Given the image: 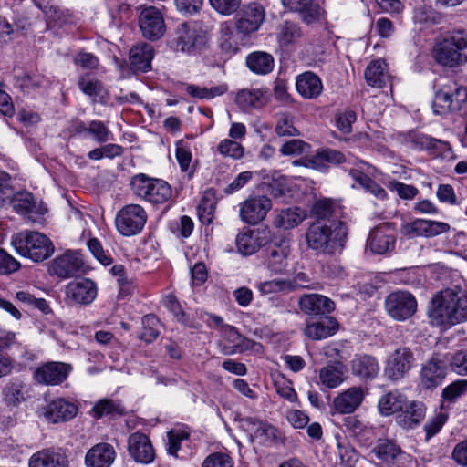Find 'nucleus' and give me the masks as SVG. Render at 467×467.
Returning <instances> with one entry per match:
<instances>
[{
  "mask_svg": "<svg viewBox=\"0 0 467 467\" xmlns=\"http://www.w3.org/2000/svg\"><path fill=\"white\" fill-rule=\"evenodd\" d=\"M348 235V226L340 220H316L309 223L305 237L307 248L317 254L335 255L344 250Z\"/></svg>",
  "mask_w": 467,
  "mask_h": 467,
  "instance_id": "f257e3e1",
  "label": "nucleus"
},
{
  "mask_svg": "<svg viewBox=\"0 0 467 467\" xmlns=\"http://www.w3.org/2000/svg\"><path fill=\"white\" fill-rule=\"evenodd\" d=\"M430 323L451 327L467 320V294L462 289L447 288L436 293L428 307Z\"/></svg>",
  "mask_w": 467,
  "mask_h": 467,
  "instance_id": "f03ea898",
  "label": "nucleus"
},
{
  "mask_svg": "<svg viewBox=\"0 0 467 467\" xmlns=\"http://www.w3.org/2000/svg\"><path fill=\"white\" fill-rule=\"evenodd\" d=\"M434 88L432 109L437 115L457 112L467 102V88L453 79H441Z\"/></svg>",
  "mask_w": 467,
  "mask_h": 467,
  "instance_id": "7ed1b4c3",
  "label": "nucleus"
},
{
  "mask_svg": "<svg viewBox=\"0 0 467 467\" xmlns=\"http://www.w3.org/2000/svg\"><path fill=\"white\" fill-rule=\"evenodd\" d=\"M435 61L444 67H455L467 62V33L454 32L450 36L435 44Z\"/></svg>",
  "mask_w": 467,
  "mask_h": 467,
  "instance_id": "20e7f679",
  "label": "nucleus"
},
{
  "mask_svg": "<svg viewBox=\"0 0 467 467\" xmlns=\"http://www.w3.org/2000/svg\"><path fill=\"white\" fill-rule=\"evenodd\" d=\"M12 245L20 255L36 263L47 259L55 251L47 235L34 231L16 234L12 238Z\"/></svg>",
  "mask_w": 467,
  "mask_h": 467,
  "instance_id": "39448f33",
  "label": "nucleus"
},
{
  "mask_svg": "<svg viewBox=\"0 0 467 467\" xmlns=\"http://www.w3.org/2000/svg\"><path fill=\"white\" fill-rule=\"evenodd\" d=\"M130 187L135 195L155 205L167 202L172 196V189L166 181L144 173L133 176Z\"/></svg>",
  "mask_w": 467,
  "mask_h": 467,
  "instance_id": "423d86ee",
  "label": "nucleus"
},
{
  "mask_svg": "<svg viewBox=\"0 0 467 467\" xmlns=\"http://www.w3.org/2000/svg\"><path fill=\"white\" fill-rule=\"evenodd\" d=\"M146 222V211L139 204L125 205L118 212L115 219L117 230L124 236L138 234Z\"/></svg>",
  "mask_w": 467,
  "mask_h": 467,
  "instance_id": "0eeeda50",
  "label": "nucleus"
},
{
  "mask_svg": "<svg viewBox=\"0 0 467 467\" xmlns=\"http://www.w3.org/2000/svg\"><path fill=\"white\" fill-rule=\"evenodd\" d=\"M415 296L407 291L390 293L385 299V309L389 317L397 321L410 318L417 311Z\"/></svg>",
  "mask_w": 467,
  "mask_h": 467,
  "instance_id": "6e6552de",
  "label": "nucleus"
},
{
  "mask_svg": "<svg viewBox=\"0 0 467 467\" xmlns=\"http://www.w3.org/2000/svg\"><path fill=\"white\" fill-rule=\"evenodd\" d=\"M142 36L149 40H157L165 33V23L161 11L154 6H141L138 16Z\"/></svg>",
  "mask_w": 467,
  "mask_h": 467,
  "instance_id": "1a4fd4ad",
  "label": "nucleus"
},
{
  "mask_svg": "<svg viewBox=\"0 0 467 467\" xmlns=\"http://www.w3.org/2000/svg\"><path fill=\"white\" fill-rule=\"evenodd\" d=\"M272 208V201L265 195L249 197L239 204L240 219L251 225L262 222Z\"/></svg>",
  "mask_w": 467,
  "mask_h": 467,
  "instance_id": "9d476101",
  "label": "nucleus"
},
{
  "mask_svg": "<svg viewBox=\"0 0 467 467\" xmlns=\"http://www.w3.org/2000/svg\"><path fill=\"white\" fill-rule=\"evenodd\" d=\"M413 362L414 356L409 348H397L389 356L384 373L389 379L398 381L410 370Z\"/></svg>",
  "mask_w": 467,
  "mask_h": 467,
  "instance_id": "9b49d317",
  "label": "nucleus"
},
{
  "mask_svg": "<svg viewBox=\"0 0 467 467\" xmlns=\"http://www.w3.org/2000/svg\"><path fill=\"white\" fill-rule=\"evenodd\" d=\"M265 19V7L257 2H252L244 5L241 9L236 28L243 34H251L260 28Z\"/></svg>",
  "mask_w": 467,
  "mask_h": 467,
  "instance_id": "f8f14e48",
  "label": "nucleus"
},
{
  "mask_svg": "<svg viewBox=\"0 0 467 467\" xmlns=\"http://www.w3.org/2000/svg\"><path fill=\"white\" fill-rule=\"evenodd\" d=\"M67 299L74 304L87 306L91 304L98 295V287L94 281L83 278L70 282L66 286Z\"/></svg>",
  "mask_w": 467,
  "mask_h": 467,
  "instance_id": "ddd939ff",
  "label": "nucleus"
},
{
  "mask_svg": "<svg viewBox=\"0 0 467 467\" xmlns=\"http://www.w3.org/2000/svg\"><path fill=\"white\" fill-rule=\"evenodd\" d=\"M128 451L138 463L149 464L155 459V451L150 440L142 432L136 431L128 439Z\"/></svg>",
  "mask_w": 467,
  "mask_h": 467,
  "instance_id": "4468645a",
  "label": "nucleus"
},
{
  "mask_svg": "<svg viewBox=\"0 0 467 467\" xmlns=\"http://www.w3.org/2000/svg\"><path fill=\"white\" fill-rule=\"evenodd\" d=\"M82 267L83 260L80 254L78 252L67 251L53 260L49 272L66 279L78 275Z\"/></svg>",
  "mask_w": 467,
  "mask_h": 467,
  "instance_id": "2eb2a0df",
  "label": "nucleus"
},
{
  "mask_svg": "<svg viewBox=\"0 0 467 467\" xmlns=\"http://www.w3.org/2000/svg\"><path fill=\"white\" fill-rule=\"evenodd\" d=\"M72 368L63 362H49L38 368L35 372L37 382L46 385H58L68 376Z\"/></svg>",
  "mask_w": 467,
  "mask_h": 467,
  "instance_id": "dca6fc26",
  "label": "nucleus"
},
{
  "mask_svg": "<svg viewBox=\"0 0 467 467\" xmlns=\"http://www.w3.org/2000/svg\"><path fill=\"white\" fill-rule=\"evenodd\" d=\"M367 245L374 254H384L391 252L395 247V237L391 234L389 224L375 227L369 234Z\"/></svg>",
  "mask_w": 467,
  "mask_h": 467,
  "instance_id": "f3484780",
  "label": "nucleus"
},
{
  "mask_svg": "<svg viewBox=\"0 0 467 467\" xmlns=\"http://www.w3.org/2000/svg\"><path fill=\"white\" fill-rule=\"evenodd\" d=\"M300 310L308 316L330 314L335 310V303L319 294H306L298 301Z\"/></svg>",
  "mask_w": 467,
  "mask_h": 467,
  "instance_id": "a211bd4d",
  "label": "nucleus"
},
{
  "mask_svg": "<svg viewBox=\"0 0 467 467\" xmlns=\"http://www.w3.org/2000/svg\"><path fill=\"white\" fill-rule=\"evenodd\" d=\"M352 375L361 380H372L379 373V364L377 358L368 354H357L350 361Z\"/></svg>",
  "mask_w": 467,
  "mask_h": 467,
  "instance_id": "6ab92c4d",
  "label": "nucleus"
},
{
  "mask_svg": "<svg viewBox=\"0 0 467 467\" xmlns=\"http://www.w3.org/2000/svg\"><path fill=\"white\" fill-rule=\"evenodd\" d=\"M116 459V451L107 442L92 446L85 455L86 467H110Z\"/></svg>",
  "mask_w": 467,
  "mask_h": 467,
  "instance_id": "aec40b11",
  "label": "nucleus"
},
{
  "mask_svg": "<svg viewBox=\"0 0 467 467\" xmlns=\"http://www.w3.org/2000/svg\"><path fill=\"white\" fill-rule=\"evenodd\" d=\"M364 397L361 387H351L334 398L333 408L340 414H350L361 405Z\"/></svg>",
  "mask_w": 467,
  "mask_h": 467,
  "instance_id": "412c9836",
  "label": "nucleus"
},
{
  "mask_svg": "<svg viewBox=\"0 0 467 467\" xmlns=\"http://www.w3.org/2000/svg\"><path fill=\"white\" fill-rule=\"evenodd\" d=\"M68 458L61 449H43L34 453L29 467H68Z\"/></svg>",
  "mask_w": 467,
  "mask_h": 467,
  "instance_id": "4be33fe9",
  "label": "nucleus"
},
{
  "mask_svg": "<svg viewBox=\"0 0 467 467\" xmlns=\"http://www.w3.org/2000/svg\"><path fill=\"white\" fill-rule=\"evenodd\" d=\"M426 407L421 401H409L406 400L400 412L398 414L397 423L403 429H414L425 418Z\"/></svg>",
  "mask_w": 467,
  "mask_h": 467,
  "instance_id": "5701e85b",
  "label": "nucleus"
},
{
  "mask_svg": "<svg viewBox=\"0 0 467 467\" xmlns=\"http://www.w3.org/2000/svg\"><path fill=\"white\" fill-rule=\"evenodd\" d=\"M446 376V366L437 358L428 360L420 371V382L426 389H433L441 384Z\"/></svg>",
  "mask_w": 467,
  "mask_h": 467,
  "instance_id": "b1692460",
  "label": "nucleus"
},
{
  "mask_svg": "<svg viewBox=\"0 0 467 467\" xmlns=\"http://www.w3.org/2000/svg\"><path fill=\"white\" fill-rule=\"evenodd\" d=\"M290 247L285 244H274L267 248L266 265L275 274L288 273Z\"/></svg>",
  "mask_w": 467,
  "mask_h": 467,
  "instance_id": "393cba45",
  "label": "nucleus"
},
{
  "mask_svg": "<svg viewBox=\"0 0 467 467\" xmlns=\"http://www.w3.org/2000/svg\"><path fill=\"white\" fill-rule=\"evenodd\" d=\"M266 242L267 236L265 232L247 230L237 235L236 247L242 254L251 255L256 253Z\"/></svg>",
  "mask_w": 467,
  "mask_h": 467,
  "instance_id": "a878e982",
  "label": "nucleus"
},
{
  "mask_svg": "<svg viewBox=\"0 0 467 467\" xmlns=\"http://www.w3.org/2000/svg\"><path fill=\"white\" fill-rule=\"evenodd\" d=\"M267 92L263 88H244L237 92L235 103L243 111L261 109L267 104Z\"/></svg>",
  "mask_w": 467,
  "mask_h": 467,
  "instance_id": "bb28decb",
  "label": "nucleus"
},
{
  "mask_svg": "<svg viewBox=\"0 0 467 467\" xmlns=\"http://www.w3.org/2000/svg\"><path fill=\"white\" fill-rule=\"evenodd\" d=\"M201 37L197 30L183 23L176 30V36L171 41V47L176 51L192 53L200 43Z\"/></svg>",
  "mask_w": 467,
  "mask_h": 467,
  "instance_id": "cd10ccee",
  "label": "nucleus"
},
{
  "mask_svg": "<svg viewBox=\"0 0 467 467\" xmlns=\"http://www.w3.org/2000/svg\"><path fill=\"white\" fill-rule=\"evenodd\" d=\"M282 4L291 11L299 13L307 24L320 19L323 16V9L313 0H282Z\"/></svg>",
  "mask_w": 467,
  "mask_h": 467,
  "instance_id": "c85d7f7f",
  "label": "nucleus"
},
{
  "mask_svg": "<svg viewBox=\"0 0 467 467\" xmlns=\"http://www.w3.org/2000/svg\"><path fill=\"white\" fill-rule=\"evenodd\" d=\"M450 229L447 223L424 219H416L408 225V233L427 238L448 233Z\"/></svg>",
  "mask_w": 467,
  "mask_h": 467,
  "instance_id": "c756f323",
  "label": "nucleus"
},
{
  "mask_svg": "<svg viewBox=\"0 0 467 467\" xmlns=\"http://www.w3.org/2000/svg\"><path fill=\"white\" fill-rule=\"evenodd\" d=\"M77 407L64 400L57 399L52 400L46 408L45 417L52 423L71 420L77 414Z\"/></svg>",
  "mask_w": 467,
  "mask_h": 467,
  "instance_id": "7c9ffc66",
  "label": "nucleus"
},
{
  "mask_svg": "<svg viewBox=\"0 0 467 467\" xmlns=\"http://www.w3.org/2000/svg\"><path fill=\"white\" fill-rule=\"evenodd\" d=\"M296 87L298 93L306 99H316L323 90L321 79L310 71L304 72L296 78Z\"/></svg>",
  "mask_w": 467,
  "mask_h": 467,
  "instance_id": "2f4dec72",
  "label": "nucleus"
},
{
  "mask_svg": "<svg viewBox=\"0 0 467 467\" xmlns=\"http://www.w3.org/2000/svg\"><path fill=\"white\" fill-rule=\"evenodd\" d=\"M338 330V323L332 317L306 325L305 335L313 340H321L333 336Z\"/></svg>",
  "mask_w": 467,
  "mask_h": 467,
  "instance_id": "473e14b6",
  "label": "nucleus"
},
{
  "mask_svg": "<svg viewBox=\"0 0 467 467\" xmlns=\"http://www.w3.org/2000/svg\"><path fill=\"white\" fill-rule=\"evenodd\" d=\"M153 47L148 43H139L130 51V62L135 70L148 71L153 58Z\"/></svg>",
  "mask_w": 467,
  "mask_h": 467,
  "instance_id": "72a5a7b5",
  "label": "nucleus"
},
{
  "mask_svg": "<svg viewBox=\"0 0 467 467\" xmlns=\"http://www.w3.org/2000/svg\"><path fill=\"white\" fill-rule=\"evenodd\" d=\"M319 382L327 389H335L345 380V366L342 361L327 364L320 368Z\"/></svg>",
  "mask_w": 467,
  "mask_h": 467,
  "instance_id": "f704fd0d",
  "label": "nucleus"
},
{
  "mask_svg": "<svg viewBox=\"0 0 467 467\" xmlns=\"http://www.w3.org/2000/svg\"><path fill=\"white\" fill-rule=\"evenodd\" d=\"M276 40L281 47L297 43L303 36L300 26L290 20L281 22L276 27Z\"/></svg>",
  "mask_w": 467,
  "mask_h": 467,
  "instance_id": "c9c22d12",
  "label": "nucleus"
},
{
  "mask_svg": "<svg viewBox=\"0 0 467 467\" xmlns=\"http://www.w3.org/2000/svg\"><path fill=\"white\" fill-rule=\"evenodd\" d=\"M346 161L344 154L338 150L327 149L317 152L308 160L307 166L318 171H325L329 164H340Z\"/></svg>",
  "mask_w": 467,
  "mask_h": 467,
  "instance_id": "e433bc0d",
  "label": "nucleus"
},
{
  "mask_svg": "<svg viewBox=\"0 0 467 467\" xmlns=\"http://www.w3.org/2000/svg\"><path fill=\"white\" fill-rule=\"evenodd\" d=\"M305 219V214L297 207L281 210L274 219L275 228L289 230L296 227Z\"/></svg>",
  "mask_w": 467,
  "mask_h": 467,
  "instance_id": "4c0bfd02",
  "label": "nucleus"
},
{
  "mask_svg": "<svg viewBox=\"0 0 467 467\" xmlns=\"http://www.w3.org/2000/svg\"><path fill=\"white\" fill-rule=\"evenodd\" d=\"M407 398L399 391H390L383 396L378 401V409L381 415L389 416L396 412H400L405 405Z\"/></svg>",
  "mask_w": 467,
  "mask_h": 467,
  "instance_id": "58836bf2",
  "label": "nucleus"
},
{
  "mask_svg": "<svg viewBox=\"0 0 467 467\" xmlns=\"http://www.w3.org/2000/svg\"><path fill=\"white\" fill-rule=\"evenodd\" d=\"M78 87L84 94L92 98L94 102L106 104L109 99L108 90L99 80H89L81 78L78 80Z\"/></svg>",
  "mask_w": 467,
  "mask_h": 467,
  "instance_id": "ea45409f",
  "label": "nucleus"
},
{
  "mask_svg": "<svg viewBox=\"0 0 467 467\" xmlns=\"http://www.w3.org/2000/svg\"><path fill=\"white\" fill-rule=\"evenodd\" d=\"M385 63L381 60H374L368 64L365 70V78L368 85L375 88H382L389 81V75L385 69Z\"/></svg>",
  "mask_w": 467,
  "mask_h": 467,
  "instance_id": "a19ab883",
  "label": "nucleus"
},
{
  "mask_svg": "<svg viewBox=\"0 0 467 467\" xmlns=\"http://www.w3.org/2000/svg\"><path fill=\"white\" fill-rule=\"evenodd\" d=\"M247 67L254 73L265 75L274 68L273 57L265 52H254L246 58Z\"/></svg>",
  "mask_w": 467,
  "mask_h": 467,
  "instance_id": "79ce46f5",
  "label": "nucleus"
},
{
  "mask_svg": "<svg viewBox=\"0 0 467 467\" xmlns=\"http://www.w3.org/2000/svg\"><path fill=\"white\" fill-rule=\"evenodd\" d=\"M220 347L222 354L225 356L242 354L246 351H253L254 353H261L263 351V346L260 343L244 336H241L236 345H226V343H220Z\"/></svg>",
  "mask_w": 467,
  "mask_h": 467,
  "instance_id": "37998d69",
  "label": "nucleus"
},
{
  "mask_svg": "<svg viewBox=\"0 0 467 467\" xmlns=\"http://www.w3.org/2000/svg\"><path fill=\"white\" fill-rule=\"evenodd\" d=\"M349 175L357 182L360 187L369 192L378 199L383 200L387 196L386 191L376 182L372 181L364 171L360 169H350Z\"/></svg>",
  "mask_w": 467,
  "mask_h": 467,
  "instance_id": "c03bdc74",
  "label": "nucleus"
},
{
  "mask_svg": "<svg viewBox=\"0 0 467 467\" xmlns=\"http://www.w3.org/2000/svg\"><path fill=\"white\" fill-rule=\"evenodd\" d=\"M401 452L400 448L392 441L388 439L378 440L372 453L382 462H392Z\"/></svg>",
  "mask_w": 467,
  "mask_h": 467,
  "instance_id": "a18cd8bd",
  "label": "nucleus"
},
{
  "mask_svg": "<svg viewBox=\"0 0 467 467\" xmlns=\"http://www.w3.org/2000/svg\"><path fill=\"white\" fill-rule=\"evenodd\" d=\"M187 94L200 99H212L226 93L227 85L221 84L212 88L200 87L193 84H187L185 87Z\"/></svg>",
  "mask_w": 467,
  "mask_h": 467,
  "instance_id": "49530a36",
  "label": "nucleus"
},
{
  "mask_svg": "<svg viewBox=\"0 0 467 467\" xmlns=\"http://www.w3.org/2000/svg\"><path fill=\"white\" fill-rule=\"evenodd\" d=\"M26 385L19 379H13L3 389L5 402L11 406H17L25 400Z\"/></svg>",
  "mask_w": 467,
  "mask_h": 467,
  "instance_id": "de8ad7c7",
  "label": "nucleus"
},
{
  "mask_svg": "<svg viewBox=\"0 0 467 467\" xmlns=\"http://www.w3.org/2000/svg\"><path fill=\"white\" fill-rule=\"evenodd\" d=\"M244 422L248 430L256 437H265L266 440H275L277 438V430L274 426L259 420L255 418H247Z\"/></svg>",
  "mask_w": 467,
  "mask_h": 467,
  "instance_id": "09e8293b",
  "label": "nucleus"
},
{
  "mask_svg": "<svg viewBox=\"0 0 467 467\" xmlns=\"http://www.w3.org/2000/svg\"><path fill=\"white\" fill-rule=\"evenodd\" d=\"M93 412L97 418H101L108 415H122L125 413V409L119 401L105 399L95 404L93 407Z\"/></svg>",
  "mask_w": 467,
  "mask_h": 467,
  "instance_id": "8fccbe9b",
  "label": "nucleus"
},
{
  "mask_svg": "<svg viewBox=\"0 0 467 467\" xmlns=\"http://www.w3.org/2000/svg\"><path fill=\"white\" fill-rule=\"evenodd\" d=\"M335 204L330 199H319L316 201L312 206L311 213L316 217V220L320 221H332L330 218L333 215Z\"/></svg>",
  "mask_w": 467,
  "mask_h": 467,
  "instance_id": "3c124183",
  "label": "nucleus"
},
{
  "mask_svg": "<svg viewBox=\"0 0 467 467\" xmlns=\"http://www.w3.org/2000/svg\"><path fill=\"white\" fill-rule=\"evenodd\" d=\"M143 330L140 338L148 343L154 341L160 335V322L156 316L147 315L142 318Z\"/></svg>",
  "mask_w": 467,
  "mask_h": 467,
  "instance_id": "603ef678",
  "label": "nucleus"
},
{
  "mask_svg": "<svg viewBox=\"0 0 467 467\" xmlns=\"http://www.w3.org/2000/svg\"><path fill=\"white\" fill-rule=\"evenodd\" d=\"M218 152L223 157L239 160L244 156V149L237 141L224 139L217 146Z\"/></svg>",
  "mask_w": 467,
  "mask_h": 467,
  "instance_id": "864d4df0",
  "label": "nucleus"
},
{
  "mask_svg": "<svg viewBox=\"0 0 467 467\" xmlns=\"http://www.w3.org/2000/svg\"><path fill=\"white\" fill-rule=\"evenodd\" d=\"M88 133L99 143H104L113 139L111 131L100 120H91L88 126Z\"/></svg>",
  "mask_w": 467,
  "mask_h": 467,
  "instance_id": "5fc2aeb1",
  "label": "nucleus"
},
{
  "mask_svg": "<svg viewBox=\"0 0 467 467\" xmlns=\"http://www.w3.org/2000/svg\"><path fill=\"white\" fill-rule=\"evenodd\" d=\"M275 130L278 136L298 135V130L293 123V117L285 112H282L277 115V123Z\"/></svg>",
  "mask_w": 467,
  "mask_h": 467,
  "instance_id": "6e6d98bb",
  "label": "nucleus"
},
{
  "mask_svg": "<svg viewBox=\"0 0 467 467\" xmlns=\"http://www.w3.org/2000/svg\"><path fill=\"white\" fill-rule=\"evenodd\" d=\"M13 208L21 214H27L34 211L35 202L29 192H20L12 200Z\"/></svg>",
  "mask_w": 467,
  "mask_h": 467,
  "instance_id": "4d7b16f0",
  "label": "nucleus"
},
{
  "mask_svg": "<svg viewBox=\"0 0 467 467\" xmlns=\"http://www.w3.org/2000/svg\"><path fill=\"white\" fill-rule=\"evenodd\" d=\"M175 155L181 171L183 172L187 171L192 158L190 146L183 140L178 141L176 143Z\"/></svg>",
  "mask_w": 467,
  "mask_h": 467,
  "instance_id": "13d9d810",
  "label": "nucleus"
},
{
  "mask_svg": "<svg viewBox=\"0 0 467 467\" xmlns=\"http://www.w3.org/2000/svg\"><path fill=\"white\" fill-rule=\"evenodd\" d=\"M202 467H234V461L227 453L213 452L204 459Z\"/></svg>",
  "mask_w": 467,
  "mask_h": 467,
  "instance_id": "bf43d9fd",
  "label": "nucleus"
},
{
  "mask_svg": "<svg viewBox=\"0 0 467 467\" xmlns=\"http://www.w3.org/2000/svg\"><path fill=\"white\" fill-rule=\"evenodd\" d=\"M209 2L216 12L223 16L235 13L241 5V0H209Z\"/></svg>",
  "mask_w": 467,
  "mask_h": 467,
  "instance_id": "052dcab7",
  "label": "nucleus"
},
{
  "mask_svg": "<svg viewBox=\"0 0 467 467\" xmlns=\"http://www.w3.org/2000/svg\"><path fill=\"white\" fill-rule=\"evenodd\" d=\"M189 434L185 431H171L168 432L167 451L170 455L178 457L177 453L181 449L182 441L187 440Z\"/></svg>",
  "mask_w": 467,
  "mask_h": 467,
  "instance_id": "680f3d73",
  "label": "nucleus"
},
{
  "mask_svg": "<svg viewBox=\"0 0 467 467\" xmlns=\"http://www.w3.org/2000/svg\"><path fill=\"white\" fill-rule=\"evenodd\" d=\"M467 391V379L456 380L442 390V398L452 401Z\"/></svg>",
  "mask_w": 467,
  "mask_h": 467,
  "instance_id": "e2e57ef3",
  "label": "nucleus"
},
{
  "mask_svg": "<svg viewBox=\"0 0 467 467\" xmlns=\"http://www.w3.org/2000/svg\"><path fill=\"white\" fill-rule=\"evenodd\" d=\"M451 369L459 375H467V350H458L451 358Z\"/></svg>",
  "mask_w": 467,
  "mask_h": 467,
  "instance_id": "0e129e2a",
  "label": "nucleus"
},
{
  "mask_svg": "<svg viewBox=\"0 0 467 467\" xmlns=\"http://www.w3.org/2000/svg\"><path fill=\"white\" fill-rule=\"evenodd\" d=\"M357 116L355 111L351 109H346L342 113L338 114L337 118V126L338 130L345 133L348 134L352 130V124L356 121Z\"/></svg>",
  "mask_w": 467,
  "mask_h": 467,
  "instance_id": "69168bd1",
  "label": "nucleus"
},
{
  "mask_svg": "<svg viewBox=\"0 0 467 467\" xmlns=\"http://www.w3.org/2000/svg\"><path fill=\"white\" fill-rule=\"evenodd\" d=\"M19 267V262L8 254L4 249L0 248V274H11L18 270Z\"/></svg>",
  "mask_w": 467,
  "mask_h": 467,
  "instance_id": "338daca9",
  "label": "nucleus"
},
{
  "mask_svg": "<svg viewBox=\"0 0 467 467\" xmlns=\"http://www.w3.org/2000/svg\"><path fill=\"white\" fill-rule=\"evenodd\" d=\"M43 12L48 22H53L58 26L67 22V14L57 6L46 5Z\"/></svg>",
  "mask_w": 467,
  "mask_h": 467,
  "instance_id": "774afa93",
  "label": "nucleus"
}]
</instances>
